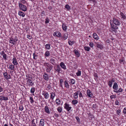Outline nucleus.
<instances>
[{"mask_svg": "<svg viewBox=\"0 0 126 126\" xmlns=\"http://www.w3.org/2000/svg\"><path fill=\"white\" fill-rule=\"evenodd\" d=\"M110 24L111 28V31L112 32L115 31V30L118 29L117 26L120 25L121 23L119 19L114 18L112 20H110Z\"/></svg>", "mask_w": 126, "mask_h": 126, "instance_id": "f257e3e1", "label": "nucleus"}, {"mask_svg": "<svg viewBox=\"0 0 126 126\" xmlns=\"http://www.w3.org/2000/svg\"><path fill=\"white\" fill-rule=\"evenodd\" d=\"M44 65L46 67V71L47 72L50 73L53 68L52 65L47 63H44Z\"/></svg>", "mask_w": 126, "mask_h": 126, "instance_id": "f03ea898", "label": "nucleus"}, {"mask_svg": "<svg viewBox=\"0 0 126 126\" xmlns=\"http://www.w3.org/2000/svg\"><path fill=\"white\" fill-rule=\"evenodd\" d=\"M18 41L17 37L16 36L14 39H13L12 38H10L9 42L11 45H12V46L14 45L16 43V42Z\"/></svg>", "mask_w": 126, "mask_h": 126, "instance_id": "7ed1b4c3", "label": "nucleus"}, {"mask_svg": "<svg viewBox=\"0 0 126 126\" xmlns=\"http://www.w3.org/2000/svg\"><path fill=\"white\" fill-rule=\"evenodd\" d=\"M18 4L19 8L21 10L24 12L26 11L27 9L26 6L22 4L21 3H19Z\"/></svg>", "mask_w": 126, "mask_h": 126, "instance_id": "20e7f679", "label": "nucleus"}, {"mask_svg": "<svg viewBox=\"0 0 126 126\" xmlns=\"http://www.w3.org/2000/svg\"><path fill=\"white\" fill-rule=\"evenodd\" d=\"M28 80L27 81L26 84L28 85L29 86H33L34 85V82L31 80L28 79V78H26Z\"/></svg>", "mask_w": 126, "mask_h": 126, "instance_id": "39448f33", "label": "nucleus"}, {"mask_svg": "<svg viewBox=\"0 0 126 126\" xmlns=\"http://www.w3.org/2000/svg\"><path fill=\"white\" fill-rule=\"evenodd\" d=\"M70 105L67 103H65L64 105V108L68 112L71 110L72 107L70 106Z\"/></svg>", "mask_w": 126, "mask_h": 126, "instance_id": "423d86ee", "label": "nucleus"}, {"mask_svg": "<svg viewBox=\"0 0 126 126\" xmlns=\"http://www.w3.org/2000/svg\"><path fill=\"white\" fill-rule=\"evenodd\" d=\"M54 68L55 72H57L58 74L61 73V71H62V69L58 64L57 65L55 66Z\"/></svg>", "mask_w": 126, "mask_h": 126, "instance_id": "0eeeda50", "label": "nucleus"}, {"mask_svg": "<svg viewBox=\"0 0 126 126\" xmlns=\"http://www.w3.org/2000/svg\"><path fill=\"white\" fill-rule=\"evenodd\" d=\"M42 95L46 99H48L49 97V95L48 92L46 91H43L42 92Z\"/></svg>", "mask_w": 126, "mask_h": 126, "instance_id": "6e6552de", "label": "nucleus"}, {"mask_svg": "<svg viewBox=\"0 0 126 126\" xmlns=\"http://www.w3.org/2000/svg\"><path fill=\"white\" fill-rule=\"evenodd\" d=\"M4 78L6 79H8L11 78V76L8 75L6 72L3 73Z\"/></svg>", "mask_w": 126, "mask_h": 126, "instance_id": "1a4fd4ad", "label": "nucleus"}, {"mask_svg": "<svg viewBox=\"0 0 126 126\" xmlns=\"http://www.w3.org/2000/svg\"><path fill=\"white\" fill-rule=\"evenodd\" d=\"M61 33L58 31L55 32L53 34V36L54 37H57L59 38L61 37Z\"/></svg>", "mask_w": 126, "mask_h": 126, "instance_id": "9d476101", "label": "nucleus"}, {"mask_svg": "<svg viewBox=\"0 0 126 126\" xmlns=\"http://www.w3.org/2000/svg\"><path fill=\"white\" fill-rule=\"evenodd\" d=\"M86 94L87 96L90 98H92L93 95L92 93L89 89H88L87 90Z\"/></svg>", "mask_w": 126, "mask_h": 126, "instance_id": "9b49d317", "label": "nucleus"}, {"mask_svg": "<svg viewBox=\"0 0 126 126\" xmlns=\"http://www.w3.org/2000/svg\"><path fill=\"white\" fill-rule=\"evenodd\" d=\"M55 102L56 104L58 105H62L63 102L61 101L59 98H56L55 100Z\"/></svg>", "mask_w": 126, "mask_h": 126, "instance_id": "f8f14e48", "label": "nucleus"}, {"mask_svg": "<svg viewBox=\"0 0 126 126\" xmlns=\"http://www.w3.org/2000/svg\"><path fill=\"white\" fill-rule=\"evenodd\" d=\"M12 63L15 66H16L18 64V62L15 57H14L12 59Z\"/></svg>", "mask_w": 126, "mask_h": 126, "instance_id": "ddd939ff", "label": "nucleus"}, {"mask_svg": "<svg viewBox=\"0 0 126 126\" xmlns=\"http://www.w3.org/2000/svg\"><path fill=\"white\" fill-rule=\"evenodd\" d=\"M96 46L97 48L102 49L103 48V45L101 43H96Z\"/></svg>", "mask_w": 126, "mask_h": 126, "instance_id": "4468645a", "label": "nucleus"}, {"mask_svg": "<svg viewBox=\"0 0 126 126\" xmlns=\"http://www.w3.org/2000/svg\"><path fill=\"white\" fill-rule=\"evenodd\" d=\"M44 110L45 112L47 113L48 114L50 113V112L48 106H46L44 108Z\"/></svg>", "mask_w": 126, "mask_h": 126, "instance_id": "2eb2a0df", "label": "nucleus"}, {"mask_svg": "<svg viewBox=\"0 0 126 126\" xmlns=\"http://www.w3.org/2000/svg\"><path fill=\"white\" fill-rule=\"evenodd\" d=\"M8 100V97L5 96H0V100L1 101L4 100L6 101Z\"/></svg>", "mask_w": 126, "mask_h": 126, "instance_id": "dca6fc26", "label": "nucleus"}, {"mask_svg": "<svg viewBox=\"0 0 126 126\" xmlns=\"http://www.w3.org/2000/svg\"><path fill=\"white\" fill-rule=\"evenodd\" d=\"M93 37L95 40H98L99 39V37L95 33H93L92 35Z\"/></svg>", "mask_w": 126, "mask_h": 126, "instance_id": "f3484780", "label": "nucleus"}, {"mask_svg": "<svg viewBox=\"0 0 126 126\" xmlns=\"http://www.w3.org/2000/svg\"><path fill=\"white\" fill-rule=\"evenodd\" d=\"M44 120L42 119H41L39 121V126H44Z\"/></svg>", "mask_w": 126, "mask_h": 126, "instance_id": "a211bd4d", "label": "nucleus"}, {"mask_svg": "<svg viewBox=\"0 0 126 126\" xmlns=\"http://www.w3.org/2000/svg\"><path fill=\"white\" fill-rule=\"evenodd\" d=\"M51 89V88L50 84H47V86L45 87V90L49 92H50V90Z\"/></svg>", "mask_w": 126, "mask_h": 126, "instance_id": "6ab92c4d", "label": "nucleus"}, {"mask_svg": "<svg viewBox=\"0 0 126 126\" xmlns=\"http://www.w3.org/2000/svg\"><path fill=\"white\" fill-rule=\"evenodd\" d=\"M114 82V80L113 79L110 80L108 83V84L109 86L111 87L112 86L113 82Z\"/></svg>", "mask_w": 126, "mask_h": 126, "instance_id": "aec40b11", "label": "nucleus"}, {"mask_svg": "<svg viewBox=\"0 0 126 126\" xmlns=\"http://www.w3.org/2000/svg\"><path fill=\"white\" fill-rule=\"evenodd\" d=\"M60 65L63 69L64 70H65L66 69V65L63 62H61L60 63Z\"/></svg>", "mask_w": 126, "mask_h": 126, "instance_id": "412c9836", "label": "nucleus"}, {"mask_svg": "<svg viewBox=\"0 0 126 126\" xmlns=\"http://www.w3.org/2000/svg\"><path fill=\"white\" fill-rule=\"evenodd\" d=\"M43 78L45 80L47 81L48 80L49 78L48 75L46 73H45L44 74V75H43Z\"/></svg>", "mask_w": 126, "mask_h": 126, "instance_id": "4be33fe9", "label": "nucleus"}, {"mask_svg": "<svg viewBox=\"0 0 126 126\" xmlns=\"http://www.w3.org/2000/svg\"><path fill=\"white\" fill-rule=\"evenodd\" d=\"M79 93V91H77L73 94V97L75 99H77L78 98V95Z\"/></svg>", "mask_w": 126, "mask_h": 126, "instance_id": "5701e85b", "label": "nucleus"}, {"mask_svg": "<svg viewBox=\"0 0 126 126\" xmlns=\"http://www.w3.org/2000/svg\"><path fill=\"white\" fill-rule=\"evenodd\" d=\"M18 14L19 16H21L23 17H24L25 16V13L21 11L18 12Z\"/></svg>", "mask_w": 126, "mask_h": 126, "instance_id": "b1692460", "label": "nucleus"}, {"mask_svg": "<svg viewBox=\"0 0 126 126\" xmlns=\"http://www.w3.org/2000/svg\"><path fill=\"white\" fill-rule=\"evenodd\" d=\"M118 87V85L117 83L116 82L114 83L113 86V89L114 90H117Z\"/></svg>", "mask_w": 126, "mask_h": 126, "instance_id": "393cba45", "label": "nucleus"}, {"mask_svg": "<svg viewBox=\"0 0 126 126\" xmlns=\"http://www.w3.org/2000/svg\"><path fill=\"white\" fill-rule=\"evenodd\" d=\"M64 83V87L67 88H69V85L67 81L66 80L65 81Z\"/></svg>", "mask_w": 126, "mask_h": 126, "instance_id": "a878e982", "label": "nucleus"}, {"mask_svg": "<svg viewBox=\"0 0 126 126\" xmlns=\"http://www.w3.org/2000/svg\"><path fill=\"white\" fill-rule=\"evenodd\" d=\"M50 46L51 44H46L45 45V48L47 50H49L51 48Z\"/></svg>", "mask_w": 126, "mask_h": 126, "instance_id": "bb28decb", "label": "nucleus"}, {"mask_svg": "<svg viewBox=\"0 0 126 126\" xmlns=\"http://www.w3.org/2000/svg\"><path fill=\"white\" fill-rule=\"evenodd\" d=\"M62 27L63 30L65 31H66L67 27L66 24L64 23H63L62 24Z\"/></svg>", "mask_w": 126, "mask_h": 126, "instance_id": "cd10ccee", "label": "nucleus"}, {"mask_svg": "<svg viewBox=\"0 0 126 126\" xmlns=\"http://www.w3.org/2000/svg\"><path fill=\"white\" fill-rule=\"evenodd\" d=\"M120 15L122 18L124 19H126V16L123 13L121 12L120 13Z\"/></svg>", "mask_w": 126, "mask_h": 126, "instance_id": "c85d7f7f", "label": "nucleus"}, {"mask_svg": "<svg viewBox=\"0 0 126 126\" xmlns=\"http://www.w3.org/2000/svg\"><path fill=\"white\" fill-rule=\"evenodd\" d=\"M50 98L53 100L54 98L55 95V94L54 92H52L50 93Z\"/></svg>", "mask_w": 126, "mask_h": 126, "instance_id": "c756f323", "label": "nucleus"}, {"mask_svg": "<svg viewBox=\"0 0 126 126\" xmlns=\"http://www.w3.org/2000/svg\"><path fill=\"white\" fill-rule=\"evenodd\" d=\"M50 63L53 65H54L55 64V59L53 58H51L50 60Z\"/></svg>", "mask_w": 126, "mask_h": 126, "instance_id": "7c9ffc66", "label": "nucleus"}, {"mask_svg": "<svg viewBox=\"0 0 126 126\" xmlns=\"http://www.w3.org/2000/svg\"><path fill=\"white\" fill-rule=\"evenodd\" d=\"M15 66L13 64H11L9 66V68L12 70H14L15 68Z\"/></svg>", "mask_w": 126, "mask_h": 126, "instance_id": "2f4dec72", "label": "nucleus"}, {"mask_svg": "<svg viewBox=\"0 0 126 126\" xmlns=\"http://www.w3.org/2000/svg\"><path fill=\"white\" fill-rule=\"evenodd\" d=\"M123 91V89L121 88H120L118 90H114L113 91L116 93H120L122 92Z\"/></svg>", "mask_w": 126, "mask_h": 126, "instance_id": "473e14b6", "label": "nucleus"}, {"mask_svg": "<svg viewBox=\"0 0 126 126\" xmlns=\"http://www.w3.org/2000/svg\"><path fill=\"white\" fill-rule=\"evenodd\" d=\"M35 91V88L34 87H32L31 88L30 92L32 93L33 95H34V93Z\"/></svg>", "mask_w": 126, "mask_h": 126, "instance_id": "72a5a7b5", "label": "nucleus"}, {"mask_svg": "<svg viewBox=\"0 0 126 126\" xmlns=\"http://www.w3.org/2000/svg\"><path fill=\"white\" fill-rule=\"evenodd\" d=\"M74 52L77 56L79 57V56L80 54L77 50H76V49L74 50Z\"/></svg>", "mask_w": 126, "mask_h": 126, "instance_id": "f704fd0d", "label": "nucleus"}, {"mask_svg": "<svg viewBox=\"0 0 126 126\" xmlns=\"http://www.w3.org/2000/svg\"><path fill=\"white\" fill-rule=\"evenodd\" d=\"M50 54L49 51L48 50H47L46 51L45 53V56L46 57H48Z\"/></svg>", "mask_w": 126, "mask_h": 126, "instance_id": "c9c22d12", "label": "nucleus"}, {"mask_svg": "<svg viewBox=\"0 0 126 126\" xmlns=\"http://www.w3.org/2000/svg\"><path fill=\"white\" fill-rule=\"evenodd\" d=\"M68 34L66 33H65L63 34V39L64 40H66L68 38Z\"/></svg>", "mask_w": 126, "mask_h": 126, "instance_id": "e433bc0d", "label": "nucleus"}, {"mask_svg": "<svg viewBox=\"0 0 126 126\" xmlns=\"http://www.w3.org/2000/svg\"><path fill=\"white\" fill-rule=\"evenodd\" d=\"M78 102V101L75 99L73 100L72 102V103L73 105H76Z\"/></svg>", "mask_w": 126, "mask_h": 126, "instance_id": "4c0bfd02", "label": "nucleus"}, {"mask_svg": "<svg viewBox=\"0 0 126 126\" xmlns=\"http://www.w3.org/2000/svg\"><path fill=\"white\" fill-rule=\"evenodd\" d=\"M84 49L87 51H89L90 49V48L89 47L85 46L84 47Z\"/></svg>", "mask_w": 126, "mask_h": 126, "instance_id": "58836bf2", "label": "nucleus"}, {"mask_svg": "<svg viewBox=\"0 0 126 126\" xmlns=\"http://www.w3.org/2000/svg\"><path fill=\"white\" fill-rule=\"evenodd\" d=\"M57 111L59 113L61 112L62 111V107H59L57 109Z\"/></svg>", "mask_w": 126, "mask_h": 126, "instance_id": "ea45409f", "label": "nucleus"}, {"mask_svg": "<svg viewBox=\"0 0 126 126\" xmlns=\"http://www.w3.org/2000/svg\"><path fill=\"white\" fill-rule=\"evenodd\" d=\"M81 72L80 71L78 70L76 73V75L77 76H79L81 75Z\"/></svg>", "mask_w": 126, "mask_h": 126, "instance_id": "a19ab883", "label": "nucleus"}, {"mask_svg": "<svg viewBox=\"0 0 126 126\" xmlns=\"http://www.w3.org/2000/svg\"><path fill=\"white\" fill-rule=\"evenodd\" d=\"M74 43V41H71L69 40L68 41V43L70 46H71Z\"/></svg>", "mask_w": 126, "mask_h": 126, "instance_id": "79ce46f5", "label": "nucleus"}, {"mask_svg": "<svg viewBox=\"0 0 126 126\" xmlns=\"http://www.w3.org/2000/svg\"><path fill=\"white\" fill-rule=\"evenodd\" d=\"M70 83L71 84H75V80L73 79H71L69 80Z\"/></svg>", "mask_w": 126, "mask_h": 126, "instance_id": "37998d69", "label": "nucleus"}, {"mask_svg": "<svg viewBox=\"0 0 126 126\" xmlns=\"http://www.w3.org/2000/svg\"><path fill=\"white\" fill-rule=\"evenodd\" d=\"M30 102L31 104H33L34 102V100H33V98L32 97H30Z\"/></svg>", "mask_w": 126, "mask_h": 126, "instance_id": "c03bdc74", "label": "nucleus"}, {"mask_svg": "<svg viewBox=\"0 0 126 126\" xmlns=\"http://www.w3.org/2000/svg\"><path fill=\"white\" fill-rule=\"evenodd\" d=\"M65 7L68 10H69L70 9V7L67 4H66L65 6Z\"/></svg>", "mask_w": 126, "mask_h": 126, "instance_id": "a18cd8bd", "label": "nucleus"}, {"mask_svg": "<svg viewBox=\"0 0 126 126\" xmlns=\"http://www.w3.org/2000/svg\"><path fill=\"white\" fill-rule=\"evenodd\" d=\"M19 110L21 111H22L23 110V107L22 105H19Z\"/></svg>", "mask_w": 126, "mask_h": 126, "instance_id": "49530a36", "label": "nucleus"}, {"mask_svg": "<svg viewBox=\"0 0 126 126\" xmlns=\"http://www.w3.org/2000/svg\"><path fill=\"white\" fill-rule=\"evenodd\" d=\"M2 56L3 58V59L4 60H6L7 58V55L5 54H4V55H3Z\"/></svg>", "mask_w": 126, "mask_h": 126, "instance_id": "de8ad7c7", "label": "nucleus"}, {"mask_svg": "<svg viewBox=\"0 0 126 126\" xmlns=\"http://www.w3.org/2000/svg\"><path fill=\"white\" fill-rule=\"evenodd\" d=\"M116 95L115 94V95H111L110 96V98H111V99L116 98Z\"/></svg>", "mask_w": 126, "mask_h": 126, "instance_id": "09e8293b", "label": "nucleus"}, {"mask_svg": "<svg viewBox=\"0 0 126 126\" xmlns=\"http://www.w3.org/2000/svg\"><path fill=\"white\" fill-rule=\"evenodd\" d=\"M49 19L48 18V17H47L46 19V21H45V24H47L49 22Z\"/></svg>", "mask_w": 126, "mask_h": 126, "instance_id": "8fccbe9b", "label": "nucleus"}, {"mask_svg": "<svg viewBox=\"0 0 126 126\" xmlns=\"http://www.w3.org/2000/svg\"><path fill=\"white\" fill-rule=\"evenodd\" d=\"M121 112V110H118L116 111V113L117 115H118L119 116H120V113Z\"/></svg>", "mask_w": 126, "mask_h": 126, "instance_id": "3c124183", "label": "nucleus"}, {"mask_svg": "<svg viewBox=\"0 0 126 126\" xmlns=\"http://www.w3.org/2000/svg\"><path fill=\"white\" fill-rule=\"evenodd\" d=\"M94 79L96 80V79L97 80L98 78V77L97 74L96 73H95L94 75Z\"/></svg>", "mask_w": 126, "mask_h": 126, "instance_id": "603ef678", "label": "nucleus"}, {"mask_svg": "<svg viewBox=\"0 0 126 126\" xmlns=\"http://www.w3.org/2000/svg\"><path fill=\"white\" fill-rule=\"evenodd\" d=\"M79 91V97L80 98L81 97H82V93L80 91Z\"/></svg>", "mask_w": 126, "mask_h": 126, "instance_id": "864d4df0", "label": "nucleus"}, {"mask_svg": "<svg viewBox=\"0 0 126 126\" xmlns=\"http://www.w3.org/2000/svg\"><path fill=\"white\" fill-rule=\"evenodd\" d=\"M89 45L90 46V47L91 48H93L94 46L92 42H90V43Z\"/></svg>", "mask_w": 126, "mask_h": 126, "instance_id": "5fc2aeb1", "label": "nucleus"}, {"mask_svg": "<svg viewBox=\"0 0 126 126\" xmlns=\"http://www.w3.org/2000/svg\"><path fill=\"white\" fill-rule=\"evenodd\" d=\"M123 113L124 114H126V107L124 108L123 110Z\"/></svg>", "mask_w": 126, "mask_h": 126, "instance_id": "6e6d98bb", "label": "nucleus"}, {"mask_svg": "<svg viewBox=\"0 0 126 126\" xmlns=\"http://www.w3.org/2000/svg\"><path fill=\"white\" fill-rule=\"evenodd\" d=\"M75 118L78 122H79L80 119L77 116H76Z\"/></svg>", "mask_w": 126, "mask_h": 126, "instance_id": "4d7b16f0", "label": "nucleus"}, {"mask_svg": "<svg viewBox=\"0 0 126 126\" xmlns=\"http://www.w3.org/2000/svg\"><path fill=\"white\" fill-rule=\"evenodd\" d=\"M33 58L34 59H36V58H35L37 56V55H36L35 53L33 54Z\"/></svg>", "mask_w": 126, "mask_h": 126, "instance_id": "13d9d810", "label": "nucleus"}, {"mask_svg": "<svg viewBox=\"0 0 126 126\" xmlns=\"http://www.w3.org/2000/svg\"><path fill=\"white\" fill-rule=\"evenodd\" d=\"M97 107L96 105V104H93V105L92 108L94 109H95Z\"/></svg>", "mask_w": 126, "mask_h": 126, "instance_id": "bf43d9fd", "label": "nucleus"}, {"mask_svg": "<svg viewBox=\"0 0 126 126\" xmlns=\"http://www.w3.org/2000/svg\"><path fill=\"white\" fill-rule=\"evenodd\" d=\"M3 88L0 86V92L3 91Z\"/></svg>", "mask_w": 126, "mask_h": 126, "instance_id": "052dcab7", "label": "nucleus"}, {"mask_svg": "<svg viewBox=\"0 0 126 126\" xmlns=\"http://www.w3.org/2000/svg\"><path fill=\"white\" fill-rule=\"evenodd\" d=\"M124 61L123 59H120L119 60V62L120 63H124Z\"/></svg>", "mask_w": 126, "mask_h": 126, "instance_id": "680f3d73", "label": "nucleus"}, {"mask_svg": "<svg viewBox=\"0 0 126 126\" xmlns=\"http://www.w3.org/2000/svg\"><path fill=\"white\" fill-rule=\"evenodd\" d=\"M27 37L28 38L30 39H31L32 38L31 36L30 35H27Z\"/></svg>", "mask_w": 126, "mask_h": 126, "instance_id": "e2e57ef3", "label": "nucleus"}, {"mask_svg": "<svg viewBox=\"0 0 126 126\" xmlns=\"http://www.w3.org/2000/svg\"><path fill=\"white\" fill-rule=\"evenodd\" d=\"M119 102L117 100H116L115 101V104L116 105H119Z\"/></svg>", "mask_w": 126, "mask_h": 126, "instance_id": "0e129e2a", "label": "nucleus"}, {"mask_svg": "<svg viewBox=\"0 0 126 126\" xmlns=\"http://www.w3.org/2000/svg\"><path fill=\"white\" fill-rule=\"evenodd\" d=\"M0 54L1 55H2V56L5 54L4 51H2L0 52Z\"/></svg>", "mask_w": 126, "mask_h": 126, "instance_id": "69168bd1", "label": "nucleus"}, {"mask_svg": "<svg viewBox=\"0 0 126 126\" xmlns=\"http://www.w3.org/2000/svg\"><path fill=\"white\" fill-rule=\"evenodd\" d=\"M21 3L23 4L25 3L26 2V1L25 0H21Z\"/></svg>", "mask_w": 126, "mask_h": 126, "instance_id": "338daca9", "label": "nucleus"}, {"mask_svg": "<svg viewBox=\"0 0 126 126\" xmlns=\"http://www.w3.org/2000/svg\"><path fill=\"white\" fill-rule=\"evenodd\" d=\"M62 83H60V86L62 88H63V85H62Z\"/></svg>", "mask_w": 126, "mask_h": 126, "instance_id": "774afa93", "label": "nucleus"}]
</instances>
